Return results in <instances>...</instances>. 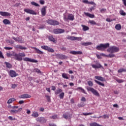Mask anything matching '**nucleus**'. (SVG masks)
Listing matches in <instances>:
<instances>
[{
  "label": "nucleus",
  "instance_id": "nucleus-54",
  "mask_svg": "<svg viewBox=\"0 0 126 126\" xmlns=\"http://www.w3.org/2000/svg\"><path fill=\"white\" fill-rule=\"evenodd\" d=\"M39 3H40V4H45V0H39Z\"/></svg>",
  "mask_w": 126,
  "mask_h": 126
},
{
  "label": "nucleus",
  "instance_id": "nucleus-12",
  "mask_svg": "<svg viewBox=\"0 0 126 126\" xmlns=\"http://www.w3.org/2000/svg\"><path fill=\"white\" fill-rule=\"evenodd\" d=\"M120 51V49L119 47H116L115 46H113L111 47V53H117Z\"/></svg>",
  "mask_w": 126,
  "mask_h": 126
},
{
  "label": "nucleus",
  "instance_id": "nucleus-7",
  "mask_svg": "<svg viewBox=\"0 0 126 126\" xmlns=\"http://www.w3.org/2000/svg\"><path fill=\"white\" fill-rule=\"evenodd\" d=\"M24 11L25 12L29 13V14H32V15H37V13L36 12L30 9H25Z\"/></svg>",
  "mask_w": 126,
  "mask_h": 126
},
{
  "label": "nucleus",
  "instance_id": "nucleus-20",
  "mask_svg": "<svg viewBox=\"0 0 126 126\" xmlns=\"http://www.w3.org/2000/svg\"><path fill=\"white\" fill-rule=\"evenodd\" d=\"M94 78L97 80H99L100 81H106V79L100 76H95Z\"/></svg>",
  "mask_w": 126,
  "mask_h": 126
},
{
  "label": "nucleus",
  "instance_id": "nucleus-62",
  "mask_svg": "<svg viewBox=\"0 0 126 126\" xmlns=\"http://www.w3.org/2000/svg\"><path fill=\"white\" fill-rule=\"evenodd\" d=\"M5 50H12V47H4Z\"/></svg>",
  "mask_w": 126,
  "mask_h": 126
},
{
  "label": "nucleus",
  "instance_id": "nucleus-56",
  "mask_svg": "<svg viewBox=\"0 0 126 126\" xmlns=\"http://www.w3.org/2000/svg\"><path fill=\"white\" fill-rule=\"evenodd\" d=\"M0 58L4 59V57H3V55H2V52H1V51H0Z\"/></svg>",
  "mask_w": 126,
  "mask_h": 126
},
{
  "label": "nucleus",
  "instance_id": "nucleus-63",
  "mask_svg": "<svg viewBox=\"0 0 126 126\" xmlns=\"http://www.w3.org/2000/svg\"><path fill=\"white\" fill-rule=\"evenodd\" d=\"M39 111H40V112H44V111H45V109H44L43 107H41L39 109Z\"/></svg>",
  "mask_w": 126,
  "mask_h": 126
},
{
  "label": "nucleus",
  "instance_id": "nucleus-37",
  "mask_svg": "<svg viewBox=\"0 0 126 126\" xmlns=\"http://www.w3.org/2000/svg\"><path fill=\"white\" fill-rule=\"evenodd\" d=\"M16 99L14 98H10L8 101H7V104H11L13 102H14V101H16Z\"/></svg>",
  "mask_w": 126,
  "mask_h": 126
},
{
  "label": "nucleus",
  "instance_id": "nucleus-4",
  "mask_svg": "<svg viewBox=\"0 0 126 126\" xmlns=\"http://www.w3.org/2000/svg\"><path fill=\"white\" fill-rule=\"evenodd\" d=\"M47 22L48 24H50V25H53L54 26H56L60 24V23L58 21L52 19L48 20Z\"/></svg>",
  "mask_w": 126,
  "mask_h": 126
},
{
  "label": "nucleus",
  "instance_id": "nucleus-33",
  "mask_svg": "<svg viewBox=\"0 0 126 126\" xmlns=\"http://www.w3.org/2000/svg\"><path fill=\"white\" fill-rule=\"evenodd\" d=\"M63 92V90L61 89H59L58 90H56L55 92V94L56 95H59L60 93H62Z\"/></svg>",
  "mask_w": 126,
  "mask_h": 126
},
{
  "label": "nucleus",
  "instance_id": "nucleus-30",
  "mask_svg": "<svg viewBox=\"0 0 126 126\" xmlns=\"http://www.w3.org/2000/svg\"><path fill=\"white\" fill-rule=\"evenodd\" d=\"M115 29L117 31H120L122 29V25L120 24H117L115 26Z\"/></svg>",
  "mask_w": 126,
  "mask_h": 126
},
{
  "label": "nucleus",
  "instance_id": "nucleus-29",
  "mask_svg": "<svg viewBox=\"0 0 126 126\" xmlns=\"http://www.w3.org/2000/svg\"><path fill=\"white\" fill-rule=\"evenodd\" d=\"M76 90H81V92H82V93H84V94H87V93H86L85 90L82 87H78L76 89Z\"/></svg>",
  "mask_w": 126,
  "mask_h": 126
},
{
  "label": "nucleus",
  "instance_id": "nucleus-58",
  "mask_svg": "<svg viewBox=\"0 0 126 126\" xmlns=\"http://www.w3.org/2000/svg\"><path fill=\"white\" fill-rule=\"evenodd\" d=\"M35 72H37V73H41V71L39 69H35Z\"/></svg>",
  "mask_w": 126,
  "mask_h": 126
},
{
  "label": "nucleus",
  "instance_id": "nucleus-27",
  "mask_svg": "<svg viewBox=\"0 0 126 126\" xmlns=\"http://www.w3.org/2000/svg\"><path fill=\"white\" fill-rule=\"evenodd\" d=\"M62 77L64 78V79H69V77H68V74H66L65 73H62Z\"/></svg>",
  "mask_w": 126,
  "mask_h": 126
},
{
  "label": "nucleus",
  "instance_id": "nucleus-2",
  "mask_svg": "<svg viewBox=\"0 0 126 126\" xmlns=\"http://www.w3.org/2000/svg\"><path fill=\"white\" fill-rule=\"evenodd\" d=\"M110 47V44L109 43H106L105 44H100L99 45L96 46L95 49L98 51H104L106 49Z\"/></svg>",
  "mask_w": 126,
  "mask_h": 126
},
{
  "label": "nucleus",
  "instance_id": "nucleus-8",
  "mask_svg": "<svg viewBox=\"0 0 126 126\" xmlns=\"http://www.w3.org/2000/svg\"><path fill=\"white\" fill-rule=\"evenodd\" d=\"M23 60H24V62H30V63H38V61L35 59H31L28 57L23 58Z\"/></svg>",
  "mask_w": 126,
  "mask_h": 126
},
{
  "label": "nucleus",
  "instance_id": "nucleus-18",
  "mask_svg": "<svg viewBox=\"0 0 126 126\" xmlns=\"http://www.w3.org/2000/svg\"><path fill=\"white\" fill-rule=\"evenodd\" d=\"M69 54L71 55H82V52L81 51H70Z\"/></svg>",
  "mask_w": 126,
  "mask_h": 126
},
{
  "label": "nucleus",
  "instance_id": "nucleus-24",
  "mask_svg": "<svg viewBox=\"0 0 126 126\" xmlns=\"http://www.w3.org/2000/svg\"><path fill=\"white\" fill-rule=\"evenodd\" d=\"M3 23L5 25H9V24H10V21H9V20H8V19H4L3 20Z\"/></svg>",
  "mask_w": 126,
  "mask_h": 126
},
{
  "label": "nucleus",
  "instance_id": "nucleus-31",
  "mask_svg": "<svg viewBox=\"0 0 126 126\" xmlns=\"http://www.w3.org/2000/svg\"><path fill=\"white\" fill-rule=\"evenodd\" d=\"M4 64L6 65L7 68H11V67H12V65H11V64L8 62H4Z\"/></svg>",
  "mask_w": 126,
  "mask_h": 126
},
{
  "label": "nucleus",
  "instance_id": "nucleus-53",
  "mask_svg": "<svg viewBox=\"0 0 126 126\" xmlns=\"http://www.w3.org/2000/svg\"><path fill=\"white\" fill-rule=\"evenodd\" d=\"M90 23L91 24H92L93 25H96V22H95V21H94L93 20V21H90Z\"/></svg>",
  "mask_w": 126,
  "mask_h": 126
},
{
  "label": "nucleus",
  "instance_id": "nucleus-34",
  "mask_svg": "<svg viewBox=\"0 0 126 126\" xmlns=\"http://www.w3.org/2000/svg\"><path fill=\"white\" fill-rule=\"evenodd\" d=\"M67 39H68V40H71V41H75V36H71L68 35L67 37Z\"/></svg>",
  "mask_w": 126,
  "mask_h": 126
},
{
  "label": "nucleus",
  "instance_id": "nucleus-52",
  "mask_svg": "<svg viewBox=\"0 0 126 126\" xmlns=\"http://www.w3.org/2000/svg\"><path fill=\"white\" fill-rule=\"evenodd\" d=\"M94 7H94V6L93 7H91V8H89V11L91 12L92 11V10H95Z\"/></svg>",
  "mask_w": 126,
  "mask_h": 126
},
{
  "label": "nucleus",
  "instance_id": "nucleus-60",
  "mask_svg": "<svg viewBox=\"0 0 126 126\" xmlns=\"http://www.w3.org/2000/svg\"><path fill=\"white\" fill-rule=\"evenodd\" d=\"M105 11H106V9H105V8H102V9H100V12L101 13H104V12Z\"/></svg>",
  "mask_w": 126,
  "mask_h": 126
},
{
  "label": "nucleus",
  "instance_id": "nucleus-48",
  "mask_svg": "<svg viewBox=\"0 0 126 126\" xmlns=\"http://www.w3.org/2000/svg\"><path fill=\"white\" fill-rule=\"evenodd\" d=\"M126 71V70L123 68H120L118 70V73H122L123 72Z\"/></svg>",
  "mask_w": 126,
  "mask_h": 126
},
{
  "label": "nucleus",
  "instance_id": "nucleus-35",
  "mask_svg": "<svg viewBox=\"0 0 126 126\" xmlns=\"http://www.w3.org/2000/svg\"><path fill=\"white\" fill-rule=\"evenodd\" d=\"M48 39L50 40V41H51L52 42H56V39L54 38V36L53 35H50L48 36Z\"/></svg>",
  "mask_w": 126,
  "mask_h": 126
},
{
  "label": "nucleus",
  "instance_id": "nucleus-5",
  "mask_svg": "<svg viewBox=\"0 0 126 126\" xmlns=\"http://www.w3.org/2000/svg\"><path fill=\"white\" fill-rule=\"evenodd\" d=\"M41 48L43 50H45V51H48V52H50V53H54V52H55V50H54V49L49 46L44 45L41 46Z\"/></svg>",
  "mask_w": 126,
  "mask_h": 126
},
{
  "label": "nucleus",
  "instance_id": "nucleus-38",
  "mask_svg": "<svg viewBox=\"0 0 126 126\" xmlns=\"http://www.w3.org/2000/svg\"><path fill=\"white\" fill-rule=\"evenodd\" d=\"M90 126H102V125H100L96 122H94L90 124Z\"/></svg>",
  "mask_w": 126,
  "mask_h": 126
},
{
  "label": "nucleus",
  "instance_id": "nucleus-55",
  "mask_svg": "<svg viewBox=\"0 0 126 126\" xmlns=\"http://www.w3.org/2000/svg\"><path fill=\"white\" fill-rule=\"evenodd\" d=\"M82 1L84 3H86L87 4H89V1H88V0H83Z\"/></svg>",
  "mask_w": 126,
  "mask_h": 126
},
{
  "label": "nucleus",
  "instance_id": "nucleus-42",
  "mask_svg": "<svg viewBox=\"0 0 126 126\" xmlns=\"http://www.w3.org/2000/svg\"><path fill=\"white\" fill-rule=\"evenodd\" d=\"M93 112L83 113L82 115H83V116H89V115H93Z\"/></svg>",
  "mask_w": 126,
  "mask_h": 126
},
{
  "label": "nucleus",
  "instance_id": "nucleus-47",
  "mask_svg": "<svg viewBox=\"0 0 126 126\" xmlns=\"http://www.w3.org/2000/svg\"><path fill=\"white\" fill-rule=\"evenodd\" d=\"M12 39H13V40H15L16 42H19V37H12Z\"/></svg>",
  "mask_w": 126,
  "mask_h": 126
},
{
  "label": "nucleus",
  "instance_id": "nucleus-14",
  "mask_svg": "<svg viewBox=\"0 0 126 126\" xmlns=\"http://www.w3.org/2000/svg\"><path fill=\"white\" fill-rule=\"evenodd\" d=\"M37 122H39L41 124H45L47 122V120L44 117H38L36 119Z\"/></svg>",
  "mask_w": 126,
  "mask_h": 126
},
{
  "label": "nucleus",
  "instance_id": "nucleus-21",
  "mask_svg": "<svg viewBox=\"0 0 126 126\" xmlns=\"http://www.w3.org/2000/svg\"><path fill=\"white\" fill-rule=\"evenodd\" d=\"M33 49L35 50L36 54H39V55H43L44 54V52L43 51H41L39 49L34 47Z\"/></svg>",
  "mask_w": 126,
  "mask_h": 126
},
{
  "label": "nucleus",
  "instance_id": "nucleus-49",
  "mask_svg": "<svg viewBox=\"0 0 126 126\" xmlns=\"http://www.w3.org/2000/svg\"><path fill=\"white\" fill-rule=\"evenodd\" d=\"M8 118L10 121H15V120H16V119L13 118L12 116H9Z\"/></svg>",
  "mask_w": 126,
  "mask_h": 126
},
{
  "label": "nucleus",
  "instance_id": "nucleus-32",
  "mask_svg": "<svg viewBox=\"0 0 126 126\" xmlns=\"http://www.w3.org/2000/svg\"><path fill=\"white\" fill-rule=\"evenodd\" d=\"M94 82L95 83H97V84H98V85H100V86H103V87H105V84L104 83H102L100 82H99V81H97L96 80H94Z\"/></svg>",
  "mask_w": 126,
  "mask_h": 126
},
{
  "label": "nucleus",
  "instance_id": "nucleus-41",
  "mask_svg": "<svg viewBox=\"0 0 126 126\" xmlns=\"http://www.w3.org/2000/svg\"><path fill=\"white\" fill-rule=\"evenodd\" d=\"M120 14L123 16H125L126 15V12L123 10H121L120 11Z\"/></svg>",
  "mask_w": 126,
  "mask_h": 126
},
{
  "label": "nucleus",
  "instance_id": "nucleus-59",
  "mask_svg": "<svg viewBox=\"0 0 126 126\" xmlns=\"http://www.w3.org/2000/svg\"><path fill=\"white\" fill-rule=\"evenodd\" d=\"M17 87V85L15 84H12V86H11V88H15V87Z\"/></svg>",
  "mask_w": 126,
  "mask_h": 126
},
{
  "label": "nucleus",
  "instance_id": "nucleus-36",
  "mask_svg": "<svg viewBox=\"0 0 126 126\" xmlns=\"http://www.w3.org/2000/svg\"><path fill=\"white\" fill-rule=\"evenodd\" d=\"M82 27H83V30L84 31H87L89 30V27L85 25H82Z\"/></svg>",
  "mask_w": 126,
  "mask_h": 126
},
{
  "label": "nucleus",
  "instance_id": "nucleus-51",
  "mask_svg": "<svg viewBox=\"0 0 126 126\" xmlns=\"http://www.w3.org/2000/svg\"><path fill=\"white\" fill-rule=\"evenodd\" d=\"M50 119H58V115H54L52 116L51 117H50Z\"/></svg>",
  "mask_w": 126,
  "mask_h": 126
},
{
  "label": "nucleus",
  "instance_id": "nucleus-39",
  "mask_svg": "<svg viewBox=\"0 0 126 126\" xmlns=\"http://www.w3.org/2000/svg\"><path fill=\"white\" fill-rule=\"evenodd\" d=\"M31 4H32V5H34V6L36 7L40 6V5H39V4L35 2L34 1L31 2Z\"/></svg>",
  "mask_w": 126,
  "mask_h": 126
},
{
  "label": "nucleus",
  "instance_id": "nucleus-15",
  "mask_svg": "<svg viewBox=\"0 0 126 126\" xmlns=\"http://www.w3.org/2000/svg\"><path fill=\"white\" fill-rule=\"evenodd\" d=\"M0 15L1 16H11V14L7 12L0 11Z\"/></svg>",
  "mask_w": 126,
  "mask_h": 126
},
{
  "label": "nucleus",
  "instance_id": "nucleus-6",
  "mask_svg": "<svg viewBox=\"0 0 126 126\" xmlns=\"http://www.w3.org/2000/svg\"><path fill=\"white\" fill-rule=\"evenodd\" d=\"M9 75L11 77H16V76H18V74L15 71L10 70L9 72Z\"/></svg>",
  "mask_w": 126,
  "mask_h": 126
},
{
  "label": "nucleus",
  "instance_id": "nucleus-17",
  "mask_svg": "<svg viewBox=\"0 0 126 126\" xmlns=\"http://www.w3.org/2000/svg\"><path fill=\"white\" fill-rule=\"evenodd\" d=\"M67 19L68 20L73 21V20H74V15L72 14H68L67 15Z\"/></svg>",
  "mask_w": 126,
  "mask_h": 126
},
{
  "label": "nucleus",
  "instance_id": "nucleus-61",
  "mask_svg": "<svg viewBox=\"0 0 126 126\" xmlns=\"http://www.w3.org/2000/svg\"><path fill=\"white\" fill-rule=\"evenodd\" d=\"M45 97L47 99L48 101H50L51 100V97L49 95H46Z\"/></svg>",
  "mask_w": 126,
  "mask_h": 126
},
{
  "label": "nucleus",
  "instance_id": "nucleus-3",
  "mask_svg": "<svg viewBox=\"0 0 126 126\" xmlns=\"http://www.w3.org/2000/svg\"><path fill=\"white\" fill-rule=\"evenodd\" d=\"M87 90L92 92V93H93L94 96H96V97H100V94H99V92H98L97 90H95L94 88L88 87H87Z\"/></svg>",
  "mask_w": 126,
  "mask_h": 126
},
{
  "label": "nucleus",
  "instance_id": "nucleus-40",
  "mask_svg": "<svg viewBox=\"0 0 126 126\" xmlns=\"http://www.w3.org/2000/svg\"><path fill=\"white\" fill-rule=\"evenodd\" d=\"M63 97H64V93L62 92L59 94V98H60V99H63Z\"/></svg>",
  "mask_w": 126,
  "mask_h": 126
},
{
  "label": "nucleus",
  "instance_id": "nucleus-1",
  "mask_svg": "<svg viewBox=\"0 0 126 126\" xmlns=\"http://www.w3.org/2000/svg\"><path fill=\"white\" fill-rule=\"evenodd\" d=\"M6 56L8 58H10L11 56H13L14 57L13 59L16 61H18V62H21V61H22V57H26V55L24 52L19 53V54H16L15 53H14L13 55L9 53H7L6 54Z\"/></svg>",
  "mask_w": 126,
  "mask_h": 126
},
{
  "label": "nucleus",
  "instance_id": "nucleus-23",
  "mask_svg": "<svg viewBox=\"0 0 126 126\" xmlns=\"http://www.w3.org/2000/svg\"><path fill=\"white\" fill-rule=\"evenodd\" d=\"M85 15L88 17H90V18H94L95 17V15L94 14H91L89 13L85 12Z\"/></svg>",
  "mask_w": 126,
  "mask_h": 126
},
{
  "label": "nucleus",
  "instance_id": "nucleus-28",
  "mask_svg": "<svg viewBox=\"0 0 126 126\" xmlns=\"http://www.w3.org/2000/svg\"><path fill=\"white\" fill-rule=\"evenodd\" d=\"M76 90H81V92H82V93H84V94H87V93H86L85 90L82 87H78L76 89Z\"/></svg>",
  "mask_w": 126,
  "mask_h": 126
},
{
  "label": "nucleus",
  "instance_id": "nucleus-26",
  "mask_svg": "<svg viewBox=\"0 0 126 126\" xmlns=\"http://www.w3.org/2000/svg\"><path fill=\"white\" fill-rule=\"evenodd\" d=\"M81 45L82 46H90V45H92V42H81Z\"/></svg>",
  "mask_w": 126,
  "mask_h": 126
},
{
  "label": "nucleus",
  "instance_id": "nucleus-19",
  "mask_svg": "<svg viewBox=\"0 0 126 126\" xmlns=\"http://www.w3.org/2000/svg\"><path fill=\"white\" fill-rule=\"evenodd\" d=\"M22 111V108H20L17 110H10V113H11L12 114H17V113H19V112H21Z\"/></svg>",
  "mask_w": 126,
  "mask_h": 126
},
{
  "label": "nucleus",
  "instance_id": "nucleus-44",
  "mask_svg": "<svg viewBox=\"0 0 126 126\" xmlns=\"http://www.w3.org/2000/svg\"><path fill=\"white\" fill-rule=\"evenodd\" d=\"M82 37H75V41H81Z\"/></svg>",
  "mask_w": 126,
  "mask_h": 126
},
{
  "label": "nucleus",
  "instance_id": "nucleus-9",
  "mask_svg": "<svg viewBox=\"0 0 126 126\" xmlns=\"http://www.w3.org/2000/svg\"><path fill=\"white\" fill-rule=\"evenodd\" d=\"M54 34H62V33H64V30L62 29H57L53 30Z\"/></svg>",
  "mask_w": 126,
  "mask_h": 126
},
{
  "label": "nucleus",
  "instance_id": "nucleus-57",
  "mask_svg": "<svg viewBox=\"0 0 126 126\" xmlns=\"http://www.w3.org/2000/svg\"><path fill=\"white\" fill-rule=\"evenodd\" d=\"M102 119H109V117L107 115H104L102 116Z\"/></svg>",
  "mask_w": 126,
  "mask_h": 126
},
{
  "label": "nucleus",
  "instance_id": "nucleus-16",
  "mask_svg": "<svg viewBox=\"0 0 126 126\" xmlns=\"http://www.w3.org/2000/svg\"><path fill=\"white\" fill-rule=\"evenodd\" d=\"M20 98L21 99H28V98H31V95L28 94H26L21 95Z\"/></svg>",
  "mask_w": 126,
  "mask_h": 126
},
{
  "label": "nucleus",
  "instance_id": "nucleus-22",
  "mask_svg": "<svg viewBox=\"0 0 126 126\" xmlns=\"http://www.w3.org/2000/svg\"><path fill=\"white\" fill-rule=\"evenodd\" d=\"M15 48L16 49H20V50H27V48L19 45H16Z\"/></svg>",
  "mask_w": 126,
  "mask_h": 126
},
{
  "label": "nucleus",
  "instance_id": "nucleus-13",
  "mask_svg": "<svg viewBox=\"0 0 126 126\" xmlns=\"http://www.w3.org/2000/svg\"><path fill=\"white\" fill-rule=\"evenodd\" d=\"M56 57L57 59H60V60H66V59H67V57L63 54H57Z\"/></svg>",
  "mask_w": 126,
  "mask_h": 126
},
{
  "label": "nucleus",
  "instance_id": "nucleus-25",
  "mask_svg": "<svg viewBox=\"0 0 126 126\" xmlns=\"http://www.w3.org/2000/svg\"><path fill=\"white\" fill-rule=\"evenodd\" d=\"M32 117L33 118H38L39 117V113L37 111H33L32 114Z\"/></svg>",
  "mask_w": 126,
  "mask_h": 126
},
{
  "label": "nucleus",
  "instance_id": "nucleus-64",
  "mask_svg": "<svg viewBox=\"0 0 126 126\" xmlns=\"http://www.w3.org/2000/svg\"><path fill=\"white\" fill-rule=\"evenodd\" d=\"M63 20H64V21H67L68 19H67V18H66V16H63Z\"/></svg>",
  "mask_w": 126,
  "mask_h": 126
},
{
  "label": "nucleus",
  "instance_id": "nucleus-11",
  "mask_svg": "<svg viewBox=\"0 0 126 126\" xmlns=\"http://www.w3.org/2000/svg\"><path fill=\"white\" fill-rule=\"evenodd\" d=\"M47 6H44L41 9H40V11L41 12V16H45L46 15V13L47 12Z\"/></svg>",
  "mask_w": 126,
  "mask_h": 126
},
{
  "label": "nucleus",
  "instance_id": "nucleus-46",
  "mask_svg": "<svg viewBox=\"0 0 126 126\" xmlns=\"http://www.w3.org/2000/svg\"><path fill=\"white\" fill-rule=\"evenodd\" d=\"M116 81L119 83H122L124 82V81L123 80H121V79H116Z\"/></svg>",
  "mask_w": 126,
  "mask_h": 126
},
{
  "label": "nucleus",
  "instance_id": "nucleus-43",
  "mask_svg": "<svg viewBox=\"0 0 126 126\" xmlns=\"http://www.w3.org/2000/svg\"><path fill=\"white\" fill-rule=\"evenodd\" d=\"M88 84L89 86H90V87H92V86H93V82L91 81H89L88 82Z\"/></svg>",
  "mask_w": 126,
  "mask_h": 126
},
{
  "label": "nucleus",
  "instance_id": "nucleus-50",
  "mask_svg": "<svg viewBox=\"0 0 126 126\" xmlns=\"http://www.w3.org/2000/svg\"><path fill=\"white\" fill-rule=\"evenodd\" d=\"M63 118H64V119H65L66 120H67V119H68V116H67V115L65 114H63Z\"/></svg>",
  "mask_w": 126,
  "mask_h": 126
},
{
  "label": "nucleus",
  "instance_id": "nucleus-45",
  "mask_svg": "<svg viewBox=\"0 0 126 126\" xmlns=\"http://www.w3.org/2000/svg\"><path fill=\"white\" fill-rule=\"evenodd\" d=\"M89 4H92L93 5H94V7H95L96 6V3L94 1H89Z\"/></svg>",
  "mask_w": 126,
  "mask_h": 126
},
{
  "label": "nucleus",
  "instance_id": "nucleus-10",
  "mask_svg": "<svg viewBox=\"0 0 126 126\" xmlns=\"http://www.w3.org/2000/svg\"><path fill=\"white\" fill-rule=\"evenodd\" d=\"M92 66L93 68L97 69V68H102L104 69V67L100 64V63H97L96 64H92Z\"/></svg>",
  "mask_w": 126,
  "mask_h": 126
}]
</instances>
